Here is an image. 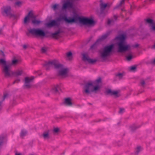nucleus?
<instances>
[{
  "label": "nucleus",
  "instance_id": "40",
  "mask_svg": "<svg viewBox=\"0 0 155 155\" xmlns=\"http://www.w3.org/2000/svg\"><path fill=\"white\" fill-rule=\"evenodd\" d=\"M59 131V129L58 128L56 127L54 128L53 130V132L55 133H58Z\"/></svg>",
  "mask_w": 155,
  "mask_h": 155
},
{
  "label": "nucleus",
  "instance_id": "3",
  "mask_svg": "<svg viewBox=\"0 0 155 155\" xmlns=\"http://www.w3.org/2000/svg\"><path fill=\"white\" fill-rule=\"evenodd\" d=\"M125 38L126 35L124 34H121L115 38V40L119 41L117 44L118 46V52H124L130 50V45L125 44Z\"/></svg>",
  "mask_w": 155,
  "mask_h": 155
},
{
  "label": "nucleus",
  "instance_id": "19",
  "mask_svg": "<svg viewBox=\"0 0 155 155\" xmlns=\"http://www.w3.org/2000/svg\"><path fill=\"white\" fill-rule=\"evenodd\" d=\"M49 131L48 130L43 132L42 136L45 139H49L50 138Z\"/></svg>",
  "mask_w": 155,
  "mask_h": 155
},
{
  "label": "nucleus",
  "instance_id": "16",
  "mask_svg": "<svg viewBox=\"0 0 155 155\" xmlns=\"http://www.w3.org/2000/svg\"><path fill=\"white\" fill-rule=\"evenodd\" d=\"M110 32H107L105 34L102 35L101 37L97 40L98 42L104 40L110 34Z\"/></svg>",
  "mask_w": 155,
  "mask_h": 155
},
{
  "label": "nucleus",
  "instance_id": "14",
  "mask_svg": "<svg viewBox=\"0 0 155 155\" xmlns=\"http://www.w3.org/2000/svg\"><path fill=\"white\" fill-rule=\"evenodd\" d=\"M60 91H61V90L60 89L59 86L57 85L52 87L51 91L54 94H59Z\"/></svg>",
  "mask_w": 155,
  "mask_h": 155
},
{
  "label": "nucleus",
  "instance_id": "48",
  "mask_svg": "<svg viewBox=\"0 0 155 155\" xmlns=\"http://www.w3.org/2000/svg\"><path fill=\"white\" fill-rule=\"evenodd\" d=\"M136 51H137L138 50L137 49V47L139 45L138 44H136ZM137 54V52H136V55Z\"/></svg>",
  "mask_w": 155,
  "mask_h": 155
},
{
  "label": "nucleus",
  "instance_id": "34",
  "mask_svg": "<svg viewBox=\"0 0 155 155\" xmlns=\"http://www.w3.org/2000/svg\"><path fill=\"white\" fill-rule=\"evenodd\" d=\"M115 75L117 77H118L120 79L122 78L123 76V74L121 73H118L116 74Z\"/></svg>",
  "mask_w": 155,
  "mask_h": 155
},
{
  "label": "nucleus",
  "instance_id": "23",
  "mask_svg": "<svg viewBox=\"0 0 155 155\" xmlns=\"http://www.w3.org/2000/svg\"><path fill=\"white\" fill-rule=\"evenodd\" d=\"M41 22V21L39 20H38L35 19L32 21V23L34 25H38Z\"/></svg>",
  "mask_w": 155,
  "mask_h": 155
},
{
  "label": "nucleus",
  "instance_id": "30",
  "mask_svg": "<svg viewBox=\"0 0 155 155\" xmlns=\"http://www.w3.org/2000/svg\"><path fill=\"white\" fill-rule=\"evenodd\" d=\"M130 129L132 132H134L136 130V126L135 125H133L130 126Z\"/></svg>",
  "mask_w": 155,
  "mask_h": 155
},
{
  "label": "nucleus",
  "instance_id": "46",
  "mask_svg": "<svg viewBox=\"0 0 155 155\" xmlns=\"http://www.w3.org/2000/svg\"><path fill=\"white\" fill-rule=\"evenodd\" d=\"M64 117H65V116H60L58 118L60 119H62L64 118Z\"/></svg>",
  "mask_w": 155,
  "mask_h": 155
},
{
  "label": "nucleus",
  "instance_id": "51",
  "mask_svg": "<svg viewBox=\"0 0 155 155\" xmlns=\"http://www.w3.org/2000/svg\"><path fill=\"white\" fill-rule=\"evenodd\" d=\"M114 19H115V20H117V16H115V15H114Z\"/></svg>",
  "mask_w": 155,
  "mask_h": 155
},
{
  "label": "nucleus",
  "instance_id": "6",
  "mask_svg": "<svg viewBox=\"0 0 155 155\" xmlns=\"http://www.w3.org/2000/svg\"><path fill=\"white\" fill-rule=\"evenodd\" d=\"M100 87L98 85L94 86L92 82H88L86 83L84 87V91L87 94H90L91 92L96 93L99 90Z\"/></svg>",
  "mask_w": 155,
  "mask_h": 155
},
{
  "label": "nucleus",
  "instance_id": "21",
  "mask_svg": "<svg viewBox=\"0 0 155 155\" xmlns=\"http://www.w3.org/2000/svg\"><path fill=\"white\" fill-rule=\"evenodd\" d=\"M146 22L150 25L153 26L155 24V22L153 20L150 18H148L145 20Z\"/></svg>",
  "mask_w": 155,
  "mask_h": 155
},
{
  "label": "nucleus",
  "instance_id": "31",
  "mask_svg": "<svg viewBox=\"0 0 155 155\" xmlns=\"http://www.w3.org/2000/svg\"><path fill=\"white\" fill-rule=\"evenodd\" d=\"M23 2L21 1H17L15 2V5H17L18 7H20L22 5Z\"/></svg>",
  "mask_w": 155,
  "mask_h": 155
},
{
  "label": "nucleus",
  "instance_id": "25",
  "mask_svg": "<svg viewBox=\"0 0 155 155\" xmlns=\"http://www.w3.org/2000/svg\"><path fill=\"white\" fill-rule=\"evenodd\" d=\"M136 71V65L131 66L129 68V71L134 72Z\"/></svg>",
  "mask_w": 155,
  "mask_h": 155
},
{
  "label": "nucleus",
  "instance_id": "22",
  "mask_svg": "<svg viewBox=\"0 0 155 155\" xmlns=\"http://www.w3.org/2000/svg\"><path fill=\"white\" fill-rule=\"evenodd\" d=\"M98 42L96 41L93 45H92L90 47V49L91 50H94L96 49L97 47V46Z\"/></svg>",
  "mask_w": 155,
  "mask_h": 155
},
{
  "label": "nucleus",
  "instance_id": "11",
  "mask_svg": "<svg viewBox=\"0 0 155 155\" xmlns=\"http://www.w3.org/2000/svg\"><path fill=\"white\" fill-rule=\"evenodd\" d=\"M30 18L34 19H35L36 18V17L33 15L32 11H30L24 18V24H26L29 22L30 20Z\"/></svg>",
  "mask_w": 155,
  "mask_h": 155
},
{
  "label": "nucleus",
  "instance_id": "4",
  "mask_svg": "<svg viewBox=\"0 0 155 155\" xmlns=\"http://www.w3.org/2000/svg\"><path fill=\"white\" fill-rule=\"evenodd\" d=\"M28 32L26 33L27 36H29L31 34L32 35L37 37H48L47 35H45L44 31L39 28H33L28 29Z\"/></svg>",
  "mask_w": 155,
  "mask_h": 155
},
{
  "label": "nucleus",
  "instance_id": "57",
  "mask_svg": "<svg viewBox=\"0 0 155 155\" xmlns=\"http://www.w3.org/2000/svg\"><path fill=\"white\" fill-rule=\"evenodd\" d=\"M19 82H18V81H17L16 83H18Z\"/></svg>",
  "mask_w": 155,
  "mask_h": 155
},
{
  "label": "nucleus",
  "instance_id": "45",
  "mask_svg": "<svg viewBox=\"0 0 155 155\" xmlns=\"http://www.w3.org/2000/svg\"><path fill=\"white\" fill-rule=\"evenodd\" d=\"M23 47L24 49H26L27 48V46L25 45H23Z\"/></svg>",
  "mask_w": 155,
  "mask_h": 155
},
{
  "label": "nucleus",
  "instance_id": "9",
  "mask_svg": "<svg viewBox=\"0 0 155 155\" xmlns=\"http://www.w3.org/2000/svg\"><path fill=\"white\" fill-rule=\"evenodd\" d=\"M35 77L34 76H31V77H26L24 78V84L23 87L24 88L29 89L30 88L32 85L31 83L34 80Z\"/></svg>",
  "mask_w": 155,
  "mask_h": 155
},
{
  "label": "nucleus",
  "instance_id": "26",
  "mask_svg": "<svg viewBox=\"0 0 155 155\" xmlns=\"http://www.w3.org/2000/svg\"><path fill=\"white\" fill-rule=\"evenodd\" d=\"M48 48L46 47H43L41 48V51L42 53H45L47 50Z\"/></svg>",
  "mask_w": 155,
  "mask_h": 155
},
{
  "label": "nucleus",
  "instance_id": "10",
  "mask_svg": "<svg viewBox=\"0 0 155 155\" xmlns=\"http://www.w3.org/2000/svg\"><path fill=\"white\" fill-rule=\"evenodd\" d=\"M104 93L106 95L114 96L115 98L118 97L120 96V94L117 91H112L110 89L106 90Z\"/></svg>",
  "mask_w": 155,
  "mask_h": 155
},
{
  "label": "nucleus",
  "instance_id": "44",
  "mask_svg": "<svg viewBox=\"0 0 155 155\" xmlns=\"http://www.w3.org/2000/svg\"><path fill=\"white\" fill-rule=\"evenodd\" d=\"M61 31L60 29H58L57 31L56 32L57 35H58L59 34L61 33Z\"/></svg>",
  "mask_w": 155,
  "mask_h": 155
},
{
  "label": "nucleus",
  "instance_id": "50",
  "mask_svg": "<svg viewBox=\"0 0 155 155\" xmlns=\"http://www.w3.org/2000/svg\"><path fill=\"white\" fill-rule=\"evenodd\" d=\"M152 29L153 30L155 31V25L153 26H152Z\"/></svg>",
  "mask_w": 155,
  "mask_h": 155
},
{
  "label": "nucleus",
  "instance_id": "12",
  "mask_svg": "<svg viewBox=\"0 0 155 155\" xmlns=\"http://www.w3.org/2000/svg\"><path fill=\"white\" fill-rule=\"evenodd\" d=\"M73 7V3L72 2L67 1L63 4L62 7L63 10L66 9L67 8H72Z\"/></svg>",
  "mask_w": 155,
  "mask_h": 155
},
{
  "label": "nucleus",
  "instance_id": "33",
  "mask_svg": "<svg viewBox=\"0 0 155 155\" xmlns=\"http://www.w3.org/2000/svg\"><path fill=\"white\" fill-rule=\"evenodd\" d=\"M59 5L55 4L52 6V8L54 10L58 9Z\"/></svg>",
  "mask_w": 155,
  "mask_h": 155
},
{
  "label": "nucleus",
  "instance_id": "58",
  "mask_svg": "<svg viewBox=\"0 0 155 155\" xmlns=\"http://www.w3.org/2000/svg\"><path fill=\"white\" fill-rule=\"evenodd\" d=\"M134 47H136V45H134Z\"/></svg>",
  "mask_w": 155,
  "mask_h": 155
},
{
  "label": "nucleus",
  "instance_id": "29",
  "mask_svg": "<svg viewBox=\"0 0 155 155\" xmlns=\"http://www.w3.org/2000/svg\"><path fill=\"white\" fill-rule=\"evenodd\" d=\"M58 35H57V34L55 32L54 33H51V36L53 38L57 39L58 38L57 37V36Z\"/></svg>",
  "mask_w": 155,
  "mask_h": 155
},
{
  "label": "nucleus",
  "instance_id": "36",
  "mask_svg": "<svg viewBox=\"0 0 155 155\" xmlns=\"http://www.w3.org/2000/svg\"><path fill=\"white\" fill-rule=\"evenodd\" d=\"M72 53L71 51H69L66 54L67 57L69 58L72 57Z\"/></svg>",
  "mask_w": 155,
  "mask_h": 155
},
{
  "label": "nucleus",
  "instance_id": "42",
  "mask_svg": "<svg viewBox=\"0 0 155 155\" xmlns=\"http://www.w3.org/2000/svg\"><path fill=\"white\" fill-rule=\"evenodd\" d=\"M113 21V20H110V19H108L107 21V24L108 25H110V24Z\"/></svg>",
  "mask_w": 155,
  "mask_h": 155
},
{
  "label": "nucleus",
  "instance_id": "38",
  "mask_svg": "<svg viewBox=\"0 0 155 155\" xmlns=\"http://www.w3.org/2000/svg\"><path fill=\"white\" fill-rule=\"evenodd\" d=\"M0 55L1 56V57L3 58H4L5 57V54L2 51H0Z\"/></svg>",
  "mask_w": 155,
  "mask_h": 155
},
{
  "label": "nucleus",
  "instance_id": "15",
  "mask_svg": "<svg viewBox=\"0 0 155 155\" xmlns=\"http://www.w3.org/2000/svg\"><path fill=\"white\" fill-rule=\"evenodd\" d=\"M107 4H104L103 3L101 2L100 4V15H102L104 14V10L105 8L107 6Z\"/></svg>",
  "mask_w": 155,
  "mask_h": 155
},
{
  "label": "nucleus",
  "instance_id": "17",
  "mask_svg": "<svg viewBox=\"0 0 155 155\" xmlns=\"http://www.w3.org/2000/svg\"><path fill=\"white\" fill-rule=\"evenodd\" d=\"M0 64L4 65L3 69L2 70L4 74V69L5 66H8V68L9 69L10 66L6 64V61L3 58H2L0 59Z\"/></svg>",
  "mask_w": 155,
  "mask_h": 155
},
{
  "label": "nucleus",
  "instance_id": "8",
  "mask_svg": "<svg viewBox=\"0 0 155 155\" xmlns=\"http://www.w3.org/2000/svg\"><path fill=\"white\" fill-rule=\"evenodd\" d=\"M1 13L3 16H9L16 18V16L11 13V7L9 6H3L1 8Z\"/></svg>",
  "mask_w": 155,
  "mask_h": 155
},
{
  "label": "nucleus",
  "instance_id": "54",
  "mask_svg": "<svg viewBox=\"0 0 155 155\" xmlns=\"http://www.w3.org/2000/svg\"><path fill=\"white\" fill-rule=\"evenodd\" d=\"M2 30V29H0V35L1 34Z\"/></svg>",
  "mask_w": 155,
  "mask_h": 155
},
{
  "label": "nucleus",
  "instance_id": "20",
  "mask_svg": "<svg viewBox=\"0 0 155 155\" xmlns=\"http://www.w3.org/2000/svg\"><path fill=\"white\" fill-rule=\"evenodd\" d=\"M28 131L27 130L22 129L21 130L20 135L21 137L23 138L24 136L27 135Z\"/></svg>",
  "mask_w": 155,
  "mask_h": 155
},
{
  "label": "nucleus",
  "instance_id": "2",
  "mask_svg": "<svg viewBox=\"0 0 155 155\" xmlns=\"http://www.w3.org/2000/svg\"><path fill=\"white\" fill-rule=\"evenodd\" d=\"M43 66L47 71L49 70L51 68L60 70L58 73V75L59 76H66L68 71V68H64V65L60 64L59 61L56 60L45 61Z\"/></svg>",
  "mask_w": 155,
  "mask_h": 155
},
{
  "label": "nucleus",
  "instance_id": "28",
  "mask_svg": "<svg viewBox=\"0 0 155 155\" xmlns=\"http://www.w3.org/2000/svg\"><path fill=\"white\" fill-rule=\"evenodd\" d=\"M125 0H122V1L120 2V4L116 7H115L114 9H115L117 8H118L120 6L123 4L125 2Z\"/></svg>",
  "mask_w": 155,
  "mask_h": 155
},
{
  "label": "nucleus",
  "instance_id": "41",
  "mask_svg": "<svg viewBox=\"0 0 155 155\" xmlns=\"http://www.w3.org/2000/svg\"><path fill=\"white\" fill-rule=\"evenodd\" d=\"M140 84L142 86H144V84H145V82L143 80H142L140 82Z\"/></svg>",
  "mask_w": 155,
  "mask_h": 155
},
{
  "label": "nucleus",
  "instance_id": "35",
  "mask_svg": "<svg viewBox=\"0 0 155 155\" xmlns=\"http://www.w3.org/2000/svg\"><path fill=\"white\" fill-rule=\"evenodd\" d=\"M95 83L97 84H99L101 83V79L100 77H99L98 79H97L95 81Z\"/></svg>",
  "mask_w": 155,
  "mask_h": 155
},
{
  "label": "nucleus",
  "instance_id": "1",
  "mask_svg": "<svg viewBox=\"0 0 155 155\" xmlns=\"http://www.w3.org/2000/svg\"><path fill=\"white\" fill-rule=\"evenodd\" d=\"M64 21L66 23L71 24L79 21L81 24L83 25H91L94 24L95 22L91 18L80 16L76 12L74 13L72 17H68L67 15H64L60 16L57 18L56 20H52L47 23L45 25L48 28H51L54 26L58 27L60 25V22Z\"/></svg>",
  "mask_w": 155,
  "mask_h": 155
},
{
  "label": "nucleus",
  "instance_id": "49",
  "mask_svg": "<svg viewBox=\"0 0 155 155\" xmlns=\"http://www.w3.org/2000/svg\"><path fill=\"white\" fill-rule=\"evenodd\" d=\"M2 102H0V110H1L2 109Z\"/></svg>",
  "mask_w": 155,
  "mask_h": 155
},
{
  "label": "nucleus",
  "instance_id": "24",
  "mask_svg": "<svg viewBox=\"0 0 155 155\" xmlns=\"http://www.w3.org/2000/svg\"><path fill=\"white\" fill-rule=\"evenodd\" d=\"M142 150V148L140 146H137L136 147V155L139 153Z\"/></svg>",
  "mask_w": 155,
  "mask_h": 155
},
{
  "label": "nucleus",
  "instance_id": "5",
  "mask_svg": "<svg viewBox=\"0 0 155 155\" xmlns=\"http://www.w3.org/2000/svg\"><path fill=\"white\" fill-rule=\"evenodd\" d=\"M4 76L8 78L11 77H18L21 76L23 73L22 70H18L15 71H12L8 68V66H5L4 68Z\"/></svg>",
  "mask_w": 155,
  "mask_h": 155
},
{
  "label": "nucleus",
  "instance_id": "55",
  "mask_svg": "<svg viewBox=\"0 0 155 155\" xmlns=\"http://www.w3.org/2000/svg\"><path fill=\"white\" fill-rule=\"evenodd\" d=\"M101 120H101V119H100L98 121H97L96 122H99V121H101Z\"/></svg>",
  "mask_w": 155,
  "mask_h": 155
},
{
  "label": "nucleus",
  "instance_id": "43",
  "mask_svg": "<svg viewBox=\"0 0 155 155\" xmlns=\"http://www.w3.org/2000/svg\"><path fill=\"white\" fill-rule=\"evenodd\" d=\"M17 81H18V82H19L20 81V79H17L15 80L13 83V84H14Z\"/></svg>",
  "mask_w": 155,
  "mask_h": 155
},
{
  "label": "nucleus",
  "instance_id": "18",
  "mask_svg": "<svg viewBox=\"0 0 155 155\" xmlns=\"http://www.w3.org/2000/svg\"><path fill=\"white\" fill-rule=\"evenodd\" d=\"M64 103L66 105L68 106H71L72 104L71 102V99L69 97L65 99Z\"/></svg>",
  "mask_w": 155,
  "mask_h": 155
},
{
  "label": "nucleus",
  "instance_id": "53",
  "mask_svg": "<svg viewBox=\"0 0 155 155\" xmlns=\"http://www.w3.org/2000/svg\"><path fill=\"white\" fill-rule=\"evenodd\" d=\"M152 48L154 49H155V44L152 47Z\"/></svg>",
  "mask_w": 155,
  "mask_h": 155
},
{
  "label": "nucleus",
  "instance_id": "13",
  "mask_svg": "<svg viewBox=\"0 0 155 155\" xmlns=\"http://www.w3.org/2000/svg\"><path fill=\"white\" fill-rule=\"evenodd\" d=\"M83 60L84 61H87L88 62L91 64H93L97 61L96 59H93L87 57L84 54L83 55Z\"/></svg>",
  "mask_w": 155,
  "mask_h": 155
},
{
  "label": "nucleus",
  "instance_id": "56",
  "mask_svg": "<svg viewBox=\"0 0 155 155\" xmlns=\"http://www.w3.org/2000/svg\"><path fill=\"white\" fill-rule=\"evenodd\" d=\"M88 104H90V105H92V104L91 103H88Z\"/></svg>",
  "mask_w": 155,
  "mask_h": 155
},
{
  "label": "nucleus",
  "instance_id": "39",
  "mask_svg": "<svg viewBox=\"0 0 155 155\" xmlns=\"http://www.w3.org/2000/svg\"><path fill=\"white\" fill-rule=\"evenodd\" d=\"M124 111V109L123 108H120V110L119 111V114H122L123 113Z\"/></svg>",
  "mask_w": 155,
  "mask_h": 155
},
{
  "label": "nucleus",
  "instance_id": "37",
  "mask_svg": "<svg viewBox=\"0 0 155 155\" xmlns=\"http://www.w3.org/2000/svg\"><path fill=\"white\" fill-rule=\"evenodd\" d=\"M19 61L18 59H14L12 61V64H16L18 63Z\"/></svg>",
  "mask_w": 155,
  "mask_h": 155
},
{
  "label": "nucleus",
  "instance_id": "52",
  "mask_svg": "<svg viewBox=\"0 0 155 155\" xmlns=\"http://www.w3.org/2000/svg\"><path fill=\"white\" fill-rule=\"evenodd\" d=\"M15 155H21V153H16Z\"/></svg>",
  "mask_w": 155,
  "mask_h": 155
},
{
  "label": "nucleus",
  "instance_id": "27",
  "mask_svg": "<svg viewBox=\"0 0 155 155\" xmlns=\"http://www.w3.org/2000/svg\"><path fill=\"white\" fill-rule=\"evenodd\" d=\"M133 58L132 56L131 55H129L126 56V59L128 61H130Z\"/></svg>",
  "mask_w": 155,
  "mask_h": 155
},
{
  "label": "nucleus",
  "instance_id": "7",
  "mask_svg": "<svg viewBox=\"0 0 155 155\" xmlns=\"http://www.w3.org/2000/svg\"><path fill=\"white\" fill-rule=\"evenodd\" d=\"M114 48V45L113 44L105 47L101 53V58L104 59L109 56L111 53L112 51Z\"/></svg>",
  "mask_w": 155,
  "mask_h": 155
},
{
  "label": "nucleus",
  "instance_id": "47",
  "mask_svg": "<svg viewBox=\"0 0 155 155\" xmlns=\"http://www.w3.org/2000/svg\"><path fill=\"white\" fill-rule=\"evenodd\" d=\"M152 63L155 64V58L152 61Z\"/></svg>",
  "mask_w": 155,
  "mask_h": 155
},
{
  "label": "nucleus",
  "instance_id": "32",
  "mask_svg": "<svg viewBox=\"0 0 155 155\" xmlns=\"http://www.w3.org/2000/svg\"><path fill=\"white\" fill-rule=\"evenodd\" d=\"M8 94H4V96L2 100V101H0V102H2H2L5 100V99L8 97Z\"/></svg>",
  "mask_w": 155,
  "mask_h": 155
}]
</instances>
